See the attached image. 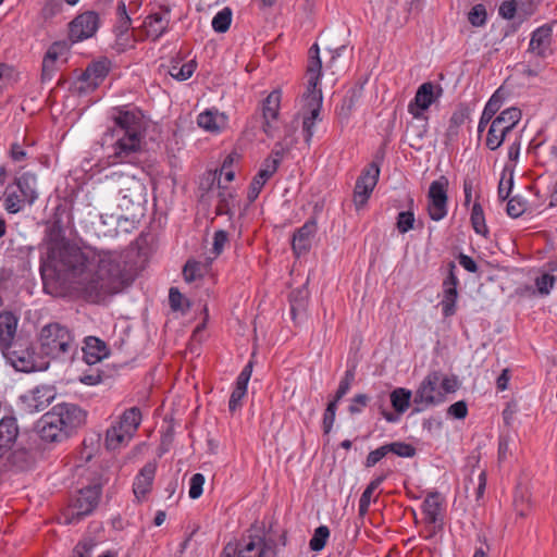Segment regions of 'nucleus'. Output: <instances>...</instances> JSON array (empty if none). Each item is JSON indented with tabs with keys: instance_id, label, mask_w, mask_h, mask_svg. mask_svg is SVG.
Returning a JSON list of instances; mask_svg holds the SVG:
<instances>
[{
	"instance_id": "57",
	"label": "nucleus",
	"mask_w": 557,
	"mask_h": 557,
	"mask_svg": "<svg viewBox=\"0 0 557 557\" xmlns=\"http://www.w3.org/2000/svg\"><path fill=\"white\" fill-rule=\"evenodd\" d=\"M255 535H257V540H259V542H258L259 546H260L259 557H276L277 556V549H276L277 543L275 542V540H273L271 537H265L263 534L255 533Z\"/></svg>"
},
{
	"instance_id": "55",
	"label": "nucleus",
	"mask_w": 557,
	"mask_h": 557,
	"mask_svg": "<svg viewBox=\"0 0 557 557\" xmlns=\"http://www.w3.org/2000/svg\"><path fill=\"white\" fill-rule=\"evenodd\" d=\"M468 22L473 27H482L487 22V11L483 3H478L468 12Z\"/></svg>"
},
{
	"instance_id": "25",
	"label": "nucleus",
	"mask_w": 557,
	"mask_h": 557,
	"mask_svg": "<svg viewBox=\"0 0 557 557\" xmlns=\"http://www.w3.org/2000/svg\"><path fill=\"white\" fill-rule=\"evenodd\" d=\"M157 472V462L149 461L138 471L133 482V492L137 500H143L152 490Z\"/></svg>"
},
{
	"instance_id": "47",
	"label": "nucleus",
	"mask_w": 557,
	"mask_h": 557,
	"mask_svg": "<svg viewBox=\"0 0 557 557\" xmlns=\"http://www.w3.org/2000/svg\"><path fill=\"white\" fill-rule=\"evenodd\" d=\"M197 67L196 61L191 60L184 64L178 62L173 63L169 70V74L178 82H184L190 78Z\"/></svg>"
},
{
	"instance_id": "60",
	"label": "nucleus",
	"mask_w": 557,
	"mask_h": 557,
	"mask_svg": "<svg viewBox=\"0 0 557 557\" xmlns=\"http://www.w3.org/2000/svg\"><path fill=\"white\" fill-rule=\"evenodd\" d=\"M370 397L367 394H357L350 399V404L347 408L351 416L359 414L368 406Z\"/></svg>"
},
{
	"instance_id": "23",
	"label": "nucleus",
	"mask_w": 557,
	"mask_h": 557,
	"mask_svg": "<svg viewBox=\"0 0 557 557\" xmlns=\"http://www.w3.org/2000/svg\"><path fill=\"white\" fill-rule=\"evenodd\" d=\"M552 37L553 29L548 24H544L536 29H534L531 34V39L529 44V51L540 58H547L553 53L552 50Z\"/></svg>"
},
{
	"instance_id": "39",
	"label": "nucleus",
	"mask_w": 557,
	"mask_h": 557,
	"mask_svg": "<svg viewBox=\"0 0 557 557\" xmlns=\"http://www.w3.org/2000/svg\"><path fill=\"white\" fill-rule=\"evenodd\" d=\"M210 262H201L195 259H188L183 267L182 274L187 283L202 278L209 269Z\"/></svg>"
},
{
	"instance_id": "41",
	"label": "nucleus",
	"mask_w": 557,
	"mask_h": 557,
	"mask_svg": "<svg viewBox=\"0 0 557 557\" xmlns=\"http://www.w3.org/2000/svg\"><path fill=\"white\" fill-rule=\"evenodd\" d=\"M443 298L440 302L442 314L444 318H450L456 314L458 288L457 287H442Z\"/></svg>"
},
{
	"instance_id": "15",
	"label": "nucleus",
	"mask_w": 557,
	"mask_h": 557,
	"mask_svg": "<svg viewBox=\"0 0 557 557\" xmlns=\"http://www.w3.org/2000/svg\"><path fill=\"white\" fill-rule=\"evenodd\" d=\"M100 18L97 12L86 11L78 14L69 24V38L72 42H79L92 37L99 28Z\"/></svg>"
},
{
	"instance_id": "33",
	"label": "nucleus",
	"mask_w": 557,
	"mask_h": 557,
	"mask_svg": "<svg viewBox=\"0 0 557 557\" xmlns=\"http://www.w3.org/2000/svg\"><path fill=\"white\" fill-rule=\"evenodd\" d=\"M143 420L141 410L138 407H131L123 411L116 421L119 428H122L127 435L133 437Z\"/></svg>"
},
{
	"instance_id": "31",
	"label": "nucleus",
	"mask_w": 557,
	"mask_h": 557,
	"mask_svg": "<svg viewBox=\"0 0 557 557\" xmlns=\"http://www.w3.org/2000/svg\"><path fill=\"white\" fill-rule=\"evenodd\" d=\"M170 20L165 18L161 12L149 14L144 21V27L147 30V37L152 41L159 40L169 30Z\"/></svg>"
},
{
	"instance_id": "18",
	"label": "nucleus",
	"mask_w": 557,
	"mask_h": 557,
	"mask_svg": "<svg viewBox=\"0 0 557 557\" xmlns=\"http://www.w3.org/2000/svg\"><path fill=\"white\" fill-rule=\"evenodd\" d=\"M305 98L307 113L302 119V133L305 141L310 144L314 134L315 122L320 120L323 96L322 92H314V96L305 95Z\"/></svg>"
},
{
	"instance_id": "4",
	"label": "nucleus",
	"mask_w": 557,
	"mask_h": 557,
	"mask_svg": "<svg viewBox=\"0 0 557 557\" xmlns=\"http://www.w3.org/2000/svg\"><path fill=\"white\" fill-rule=\"evenodd\" d=\"M45 445L37 435L27 434L4 456L3 467L12 473H23L35 469L44 458Z\"/></svg>"
},
{
	"instance_id": "6",
	"label": "nucleus",
	"mask_w": 557,
	"mask_h": 557,
	"mask_svg": "<svg viewBox=\"0 0 557 557\" xmlns=\"http://www.w3.org/2000/svg\"><path fill=\"white\" fill-rule=\"evenodd\" d=\"M102 495V484L94 483L79 488L70 497L67 506L62 510L64 524H77L90 516L99 505Z\"/></svg>"
},
{
	"instance_id": "46",
	"label": "nucleus",
	"mask_w": 557,
	"mask_h": 557,
	"mask_svg": "<svg viewBox=\"0 0 557 557\" xmlns=\"http://www.w3.org/2000/svg\"><path fill=\"white\" fill-rule=\"evenodd\" d=\"M169 304L173 311L187 313L191 307V302L176 287L169 290Z\"/></svg>"
},
{
	"instance_id": "44",
	"label": "nucleus",
	"mask_w": 557,
	"mask_h": 557,
	"mask_svg": "<svg viewBox=\"0 0 557 557\" xmlns=\"http://www.w3.org/2000/svg\"><path fill=\"white\" fill-rule=\"evenodd\" d=\"M413 198H409V208L406 211H400L396 218V228L400 234H406L414 227V213L412 210Z\"/></svg>"
},
{
	"instance_id": "27",
	"label": "nucleus",
	"mask_w": 557,
	"mask_h": 557,
	"mask_svg": "<svg viewBox=\"0 0 557 557\" xmlns=\"http://www.w3.org/2000/svg\"><path fill=\"white\" fill-rule=\"evenodd\" d=\"M282 92L278 89L272 90L262 101L263 132L270 136L272 131V122L275 121L280 113Z\"/></svg>"
},
{
	"instance_id": "29",
	"label": "nucleus",
	"mask_w": 557,
	"mask_h": 557,
	"mask_svg": "<svg viewBox=\"0 0 557 557\" xmlns=\"http://www.w3.org/2000/svg\"><path fill=\"white\" fill-rule=\"evenodd\" d=\"M82 352L84 361L91 366L106 358L109 355V349L107 344L100 338L88 336L84 341Z\"/></svg>"
},
{
	"instance_id": "7",
	"label": "nucleus",
	"mask_w": 557,
	"mask_h": 557,
	"mask_svg": "<svg viewBox=\"0 0 557 557\" xmlns=\"http://www.w3.org/2000/svg\"><path fill=\"white\" fill-rule=\"evenodd\" d=\"M2 355L20 372L45 371L49 367V361L36 354L32 343L22 336H17L16 342Z\"/></svg>"
},
{
	"instance_id": "24",
	"label": "nucleus",
	"mask_w": 557,
	"mask_h": 557,
	"mask_svg": "<svg viewBox=\"0 0 557 557\" xmlns=\"http://www.w3.org/2000/svg\"><path fill=\"white\" fill-rule=\"evenodd\" d=\"M20 429L13 416L0 420V460L18 443Z\"/></svg>"
},
{
	"instance_id": "36",
	"label": "nucleus",
	"mask_w": 557,
	"mask_h": 557,
	"mask_svg": "<svg viewBox=\"0 0 557 557\" xmlns=\"http://www.w3.org/2000/svg\"><path fill=\"white\" fill-rule=\"evenodd\" d=\"M388 472L382 473L370 481L364 491L362 492L359 504L358 512L359 516L363 517L368 513L371 504V497L374 491L387 479Z\"/></svg>"
},
{
	"instance_id": "52",
	"label": "nucleus",
	"mask_w": 557,
	"mask_h": 557,
	"mask_svg": "<svg viewBox=\"0 0 557 557\" xmlns=\"http://www.w3.org/2000/svg\"><path fill=\"white\" fill-rule=\"evenodd\" d=\"M504 101L505 97L499 88L495 90V92L490 97L482 112L490 115V117H495L497 116V114H499L500 111H503L502 107L504 104Z\"/></svg>"
},
{
	"instance_id": "12",
	"label": "nucleus",
	"mask_w": 557,
	"mask_h": 557,
	"mask_svg": "<svg viewBox=\"0 0 557 557\" xmlns=\"http://www.w3.org/2000/svg\"><path fill=\"white\" fill-rule=\"evenodd\" d=\"M444 89L440 84L425 82L421 84L408 104V112L418 120H426L424 112L443 96Z\"/></svg>"
},
{
	"instance_id": "11",
	"label": "nucleus",
	"mask_w": 557,
	"mask_h": 557,
	"mask_svg": "<svg viewBox=\"0 0 557 557\" xmlns=\"http://www.w3.org/2000/svg\"><path fill=\"white\" fill-rule=\"evenodd\" d=\"M380 173V162L376 160H373L362 169L354 189V203L357 210L367 205L379 182Z\"/></svg>"
},
{
	"instance_id": "45",
	"label": "nucleus",
	"mask_w": 557,
	"mask_h": 557,
	"mask_svg": "<svg viewBox=\"0 0 557 557\" xmlns=\"http://www.w3.org/2000/svg\"><path fill=\"white\" fill-rule=\"evenodd\" d=\"M362 92V87L349 89L342 100L338 110V115L348 119L356 103L359 101Z\"/></svg>"
},
{
	"instance_id": "58",
	"label": "nucleus",
	"mask_w": 557,
	"mask_h": 557,
	"mask_svg": "<svg viewBox=\"0 0 557 557\" xmlns=\"http://www.w3.org/2000/svg\"><path fill=\"white\" fill-rule=\"evenodd\" d=\"M24 144L25 138H23V143L14 141L10 145L8 156L13 162L20 163L29 159L28 150Z\"/></svg>"
},
{
	"instance_id": "9",
	"label": "nucleus",
	"mask_w": 557,
	"mask_h": 557,
	"mask_svg": "<svg viewBox=\"0 0 557 557\" xmlns=\"http://www.w3.org/2000/svg\"><path fill=\"white\" fill-rule=\"evenodd\" d=\"M146 185L140 180L128 177L119 191V207L135 218L138 213H141L146 203Z\"/></svg>"
},
{
	"instance_id": "28",
	"label": "nucleus",
	"mask_w": 557,
	"mask_h": 557,
	"mask_svg": "<svg viewBox=\"0 0 557 557\" xmlns=\"http://www.w3.org/2000/svg\"><path fill=\"white\" fill-rule=\"evenodd\" d=\"M17 317L4 311L0 313V350L2 354L16 342Z\"/></svg>"
},
{
	"instance_id": "5",
	"label": "nucleus",
	"mask_w": 557,
	"mask_h": 557,
	"mask_svg": "<svg viewBox=\"0 0 557 557\" xmlns=\"http://www.w3.org/2000/svg\"><path fill=\"white\" fill-rule=\"evenodd\" d=\"M37 177L33 172H23L5 186L2 206L10 214L21 212L26 206L33 205L38 198L36 190Z\"/></svg>"
},
{
	"instance_id": "21",
	"label": "nucleus",
	"mask_w": 557,
	"mask_h": 557,
	"mask_svg": "<svg viewBox=\"0 0 557 557\" xmlns=\"http://www.w3.org/2000/svg\"><path fill=\"white\" fill-rule=\"evenodd\" d=\"M132 25V18L127 12L124 0H120L116 5V24L114 25L115 45L114 49L120 53L128 46V30Z\"/></svg>"
},
{
	"instance_id": "26",
	"label": "nucleus",
	"mask_w": 557,
	"mask_h": 557,
	"mask_svg": "<svg viewBox=\"0 0 557 557\" xmlns=\"http://www.w3.org/2000/svg\"><path fill=\"white\" fill-rule=\"evenodd\" d=\"M53 397L52 389L44 386L34 388L29 395L21 396V401L25 410L33 413L45 410Z\"/></svg>"
},
{
	"instance_id": "8",
	"label": "nucleus",
	"mask_w": 557,
	"mask_h": 557,
	"mask_svg": "<svg viewBox=\"0 0 557 557\" xmlns=\"http://www.w3.org/2000/svg\"><path fill=\"white\" fill-rule=\"evenodd\" d=\"M521 117L522 112L517 107L506 108L497 116L492 117V124L485 138L486 148L491 151L500 148L506 138L512 134Z\"/></svg>"
},
{
	"instance_id": "54",
	"label": "nucleus",
	"mask_w": 557,
	"mask_h": 557,
	"mask_svg": "<svg viewBox=\"0 0 557 557\" xmlns=\"http://www.w3.org/2000/svg\"><path fill=\"white\" fill-rule=\"evenodd\" d=\"M218 205L215 207V213L216 215H233V211L231 209L230 200L234 198L233 191L228 190L227 188H223L219 191L218 195Z\"/></svg>"
},
{
	"instance_id": "38",
	"label": "nucleus",
	"mask_w": 557,
	"mask_h": 557,
	"mask_svg": "<svg viewBox=\"0 0 557 557\" xmlns=\"http://www.w3.org/2000/svg\"><path fill=\"white\" fill-rule=\"evenodd\" d=\"M131 435H127L122 428H119V424L114 422L106 432L104 445L107 449L115 450L123 445H126Z\"/></svg>"
},
{
	"instance_id": "64",
	"label": "nucleus",
	"mask_w": 557,
	"mask_h": 557,
	"mask_svg": "<svg viewBox=\"0 0 557 557\" xmlns=\"http://www.w3.org/2000/svg\"><path fill=\"white\" fill-rule=\"evenodd\" d=\"M94 547L92 541H79L72 552V557H92Z\"/></svg>"
},
{
	"instance_id": "14",
	"label": "nucleus",
	"mask_w": 557,
	"mask_h": 557,
	"mask_svg": "<svg viewBox=\"0 0 557 557\" xmlns=\"http://www.w3.org/2000/svg\"><path fill=\"white\" fill-rule=\"evenodd\" d=\"M51 409L57 413L58 423L66 432V438L86 421L87 412L76 404L61 403L54 405Z\"/></svg>"
},
{
	"instance_id": "61",
	"label": "nucleus",
	"mask_w": 557,
	"mask_h": 557,
	"mask_svg": "<svg viewBox=\"0 0 557 557\" xmlns=\"http://www.w3.org/2000/svg\"><path fill=\"white\" fill-rule=\"evenodd\" d=\"M70 44L65 40L54 41L46 51L45 55L48 57V59H54L55 61L66 55L70 51Z\"/></svg>"
},
{
	"instance_id": "48",
	"label": "nucleus",
	"mask_w": 557,
	"mask_h": 557,
	"mask_svg": "<svg viewBox=\"0 0 557 557\" xmlns=\"http://www.w3.org/2000/svg\"><path fill=\"white\" fill-rule=\"evenodd\" d=\"M232 10L228 7L223 8L212 18L211 25L215 33L223 34L230 29L232 23Z\"/></svg>"
},
{
	"instance_id": "3",
	"label": "nucleus",
	"mask_w": 557,
	"mask_h": 557,
	"mask_svg": "<svg viewBox=\"0 0 557 557\" xmlns=\"http://www.w3.org/2000/svg\"><path fill=\"white\" fill-rule=\"evenodd\" d=\"M39 342L40 352L52 359L73 360L78 351V345L72 331L57 322L49 323L41 329Z\"/></svg>"
},
{
	"instance_id": "30",
	"label": "nucleus",
	"mask_w": 557,
	"mask_h": 557,
	"mask_svg": "<svg viewBox=\"0 0 557 557\" xmlns=\"http://www.w3.org/2000/svg\"><path fill=\"white\" fill-rule=\"evenodd\" d=\"M275 163L269 166L262 162L261 168L257 174L252 177L247 193V199L249 203H252L260 195L265 183L275 174Z\"/></svg>"
},
{
	"instance_id": "51",
	"label": "nucleus",
	"mask_w": 557,
	"mask_h": 557,
	"mask_svg": "<svg viewBox=\"0 0 557 557\" xmlns=\"http://www.w3.org/2000/svg\"><path fill=\"white\" fill-rule=\"evenodd\" d=\"M330 537V529L326 525H320L318 527L312 537L309 541V547L312 552H320L322 550Z\"/></svg>"
},
{
	"instance_id": "1",
	"label": "nucleus",
	"mask_w": 557,
	"mask_h": 557,
	"mask_svg": "<svg viewBox=\"0 0 557 557\" xmlns=\"http://www.w3.org/2000/svg\"><path fill=\"white\" fill-rule=\"evenodd\" d=\"M72 222V213L65 203L54 208L47 222L45 242L46 257L40 258L44 283L48 277L69 281L76 285L82 299L89 304H102L120 293L124 285V267L121 256L82 249L65 240V231Z\"/></svg>"
},
{
	"instance_id": "22",
	"label": "nucleus",
	"mask_w": 557,
	"mask_h": 557,
	"mask_svg": "<svg viewBox=\"0 0 557 557\" xmlns=\"http://www.w3.org/2000/svg\"><path fill=\"white\" fill-rule=\"evenodd\" d=\"M472 109L467 102H460L457 104L456 109L453 111L449 120L448 126L444 134L445 145H449L457 140L460 127L466 123L471 121Z\"/></svg>"
},
{
	"instance_id": "37",
	"label": "nucleus",
	"mask_w": 557,
	"mask_h": 557,
	"mask_svg": "<svg viewBox=\"0 0 557 557\" xmlns=\"http://www.w3.org/2000/svg\"><path fill=\"white\" fill-rule=\"evenodd\" d=\"M226 116L222 113L219 114L218 111L206 110L201 112L197 116V124L199 127L205 131L218 133L221 129V123H225Z\"/></svg>"
},
{
	"instance_id": "53",
	"label": "nucleus",
	"mask_w": 557,
	"mask_h": 557,
	"mask_svg": "<svg viewBox=\"0 0 557 557\" xmlns=\"http://www.w3.org/2000/svg\"><path fill=\"white\" fill-rule=\"evenodd\" d=\"M507 200L508 202L506 211L510 218H520L525 212L528 208V201L523 197L516 195L511 198H508Z\"/></svg>"
},
{
	"instance_id": "2",
	"label": "nucleus",
	"mask_w": 557,
	"mask_h": 557,
	"mask_svg": "<svg viewBox=\"0 0 557 557\" xmlns=\"http://www.w3.org/2000/svg\"><path fill=\"white\" fill-rule=\"evenodd\" d=\"M144 117L137 107L121 106L112 109V126L104 132L102 143L112 146L114 163H140L146 132Z\"/></svg>"
},
{
	"instance_id": "20",
	"label": "nucleus",
	"mask_w": 557,
	"mask_h": 557,
	"mask_svg": "<svg viewBox=\"0 0 557 557\" xmlns=\"http://www.w3.org/2000/svg\"><path fill=\"white\" fill-rule=\"evenodd\" d=\"M421 511L424 516L423 522L430 523L444 522L445 498L437 492H429L421 505Z\"/></svg>"
},
{
	"instance_id": "17",
	"label": "nucleus",
	"mask_w": 557,
	"mask_h": 557,
	"mask_svg": "<svg viewBox=\"0 0 557 557\" xmlns=\"http://www.w3.org/2000/svg\"><path fill=\"white\" fill-rule=\"evenodd\" d=\"M57 413L50 409L37 422V432L29 433L37 435L40 438V444L44 443H61L66 440V432L58 423Z\"/></svg>"
},
{
	"instance_id": "40",
	"label": "nucleus",
	"mask_w": 557,
	"mask_h": 557,
	"mask_svg": "<svg viewBox=\"0 0 557 557\" xmlns=\"http://www.w3.org/2000/svg\"><path fill=\"white\" fill-rule=\"evenodd\" d=\"M412 392L405 387H397L389 394V399L393 409L398 413L403 414L407 411L410 406Z\"/></svg>"
},
{
	"instance_id": "10",
	"label": "nucleus",
	"mask_w": 557,
	"mask_h": 557,
	"mask_svg": "<svg viewBox=\"0 0 557 557\" xmlns=\"http://www.w3.org/2000/svg\"><path fill=\"white\" fill-rule=\"evenodd\" d=\"M448 185L449 181L445 175L430 184L428 191L426 211L432 221H442L448 212Z\"/></svg>"
},
{
	"instance_id": "19",
	"label": "nucleus",
	"mask_w": 557,
	"mask_h": 557,
	"mask_svg": "<svg viewBox=\"0 0 557 557\" xmlns=\"http://www.w3.org/2000/svg\"><path fill=\"white\" fill-rule=\"evenodd\" d=\"M317 231L318 225L314 218L308 219L302 226L295 230L292 238V249L297 257L310 251Z\"/></svg>"
},
{
	"instance_id": "35",
	"label": "nucleus",
	"mask_w": 557,
	"mask_h": 557,
	"mask_svg": "<svg viewBox=\"0 0 557 557\" xmlns=\"http://www.w3.org/2000/svg\"><path fill=\"white\" fill-rule=\"evenodd\" d=\"M322 71V61L320 57H311L308 59L307 66V92L306 95L314 96V92H322L320 88H318V84L321 77Z\"/></svg>"
},
{
	"instance_id": "13",
	"label": "nucleus",
	"mask_w": 557,
	"mask_h": 557,
	"mask_svg": "<svg viewBox=\"0 0 557 557\" xmlns=\"http://www.w3.org/2000/svg\"><path fill=\"white\" fill-rule=\"evenodd\" d=\"M441 379L442 371H430L416 389L413 403L416 405H424L425 407L436 406L444 403V393H438V384Z\"/></svg>"
},
{
	"instance_id": "42",
	"label": "nucleus",
	"mask_w": 557,
	"mask_h": 557,
	"mask_svg": "<svg viewBox=\"0 0 557 557\" xmlns=\"http://www.w3.org/2000/svg\"><path fill=\"white\" fill-rule=\"evenodd\" d=\"M513 174L515 164L506 163L502 172V177L497 190L498 199L500 201H505L509 198V195L513 187Z\"/></svg>"
},
{
	"instance_id": "50",
	"label": "nucleus",
	"mask_w": 557,
	"mask_h": 557,
	"mask_svg": "<svg viewBox=\"0 0 557 557\" xmlns=\"http://www.w3.org/2000/svg\"><path fill=\"white\" fill-rule=\"evenodd\" d=\"M355 375L356 371L354 367L345 371L332 400L339 403L344 396H346L351 387L352 382L355 381Z\"/></svg>"
},
{
	"instance_id": "34",
	"label": "nucleus",
	"mask_w": 557,
	"mask_h": 557,
	"mask_svg": "<svg viewBox=\"0 0 557 557\" xmlns=\"http://www.w3.org/2000/svg\"><path fill=\"white\" fill-rule=\"evenodd\" d=\"M255 527L252 525L247 534H244L237 542H234L238 545V557H259V540H257V535L252 533Z\"/></svg>"
},
{
	"instance_id": "62",
	"label": "nucleus",
	"mask_w": 557,
	"mask_h": 557,
	"mask_svg": "<svg viewBox=\"0 0 557 557\" xmlns=\"http://www.w3.org/2000/svg\"><path fill=\"white\" fill-rule=\"evenodd\" d=\"M205 475L202 473H195L189 480L188 495L191 499H197L203 492Z\"/></svg>"
},
{
	"instance_id": "43",
	"label": "nucleus",
	"mask_w": 557,
	"mask_h": 557,
	"mask_svg": "<svg viewBox=\"0 0 557 557\" xmlns=\"http://www.w3.org/2000/svg\"><path fill=\"white\" fill-rule=\"evenodd\" d=\"M470 222L472 225L473 231L482 235L484 237H487L490 234L488 227L485 223V215L482 208V205L479 201H474L471 214H470Z\"/></svg>"
},
{
	"instance_id": "49",
	"label": "nucleus",
	"mask_w": 557,
	"mask_h": 557,
	"mask_svg": "<svg viewBox=\"0 0 557 557\" xmlns=\"http://www.w3.org/2000/svg\"><path fill=\"white\" fill-rule=\"evenodd\" d=\"M387 455L394 454L401 458H412L417 455V448L406 442L396 441L385 444Z\"/></svg>"
},
{
	"instance_id": "63",
	"label": "nucleus",
	"mask_w": 557,
	"mask_h": 557,
	"mask_svg": "<svg viewBox=\"0 0 557 557\" xmlns=\"http://www.w3.org/2000/svg\"><path fill=\"white\" fill-rule=\"evenodd\" d=\"M447 416L454 419L462 420L468 416V404L465 400H458L447 408Z\"/></svg>"
},
{
	"instance_id": "32",
	"label": "nucleus",
	"mask_w": 557,
	"mask_h": 557,
	"mask_svg": "<svg viewBox=\"0 0 557 557\" xmlns=\"http://www.w3.org/2000/svg\"><path fill=\"white\" fill-rule=\"evenodd\" d=\"M308 298L309 292L305 286L295 288L289 293L290 317L294 322L306 315Z\"/></svg>"
},
{
	"instance_id": "56",
	"label": "nucleus",
	"mask_w": 557,
	"mask_h": 557,
	"mask_svg": "<svg viewBox=\"0 0 557 557\" xmlns=\"http://www.w3.org/2000/svg\"><path fill=\"white\" fill-rule=\"evenodd\" d=\"M338 403L334 400H330L326 405V408L323 412L322 418V430L324 435H329L333 429L335 418H336V411H337Z\"/></svg>"
},
{
	"instance_id": "16",
	"label": "nucleus",
	"mask_w": 557,
	"mask_h": 557,
	"mask_svg": "<svg viewBox=\"0 0 557 557\" xmlns=\"http://www.w3.org/2000/svg\"><path fill=\"white\" fill-rule=\"evenodd\" d=\"M111 62L107 58H102L97 61H92L82 72L78 77L79 86L77 87L79 92H87L95 90L108 76L110 72Z\"/></svg>"
},
{
	"instance_id": "59",
	"label": "nucleus",
	"mask_w": 557,
	"mask_h": 557,
	"mask_svg": "<svg viewBox=\"0 0 557 557\" xmlns=\"http://www.w3.org/2000/svg\"><path fill=\"white\" fill-rule=\"evenodd\" d=\"M555 283L556 276L548 273H544L543 275L535 278L536 289L543 296H546L550 293Z\"/></svg>"
}]
</instances>
